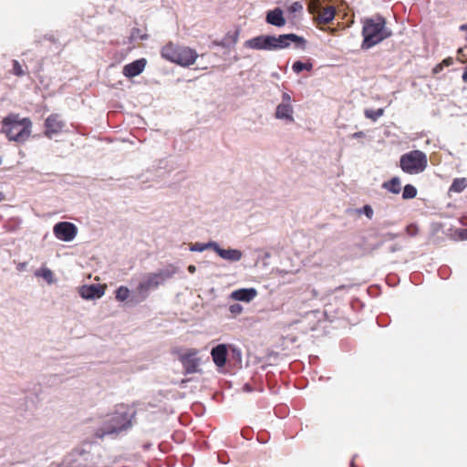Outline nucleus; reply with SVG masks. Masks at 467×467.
I'll return each instance as SVG.
<instances>
[{
  "label": "nucleus",
  "instance_id": "1",
  "mask_svg": "<svg viewBox=\"0 0 467 467\" xmlns=\"http://www.w3.org/2000/svg\"><path fill=\"white\" fill-rule=\"evenodd\" d=\"M392 31L387 26V21L381 15L367 17L363 21L360 45L362 50H368L392 36Z\"/></svg>",
  "mask_w": 467,
  "mask_h": 467
},
{
  "label": "nucleus",
  "instance_id": "2",
  "mask_svg": "<svg viewBox=\"0 0 467 467\" xmlns=\"http://www.w3.org/2000/svg\"><path fill=\"white\" fill-rule=\"evenodd\" d=\"M134 416V410L125 405H118L114 412L108 415L101 426L96 430V437L101 439L107 435H116L127 431L131 427Z\"/></svg>",
  "mask_w": 467,
  "mask_h": 467
},
{
  "label": "nucleus",
  "instance_id": "3",
  "mask_svg": "<svg viewBox=\"0 0 467 467\" xmlns=\"http://www.w3.org/2000/svg\"><path fill=\"white\" fill-rule=\"evenodd\" d=\"M178 272V268L173 265L158 270L154 273L145 274L136 287L135 293L139 297V302L144 301L151 290L157 289L166 280L171 278Z\"/></svg>",
  "mask_w": 467,
  "mask_h": 467
},
{
  "label": "nucleus",
  "instance_id": "4",
  "mask_svg": "<svg viewBox=\"0 0 467 467\" xmlns=\"http://www.w3.org/2000/svg\"><path fill=\"white\" fill-rule=\"evenodd\" d=\"M32 121L28 118H20L17 114H9L2 121V132L9 140L25 142L31 134Z\"/></svg>",
  "mask_w": 467,
  "mask_h": 467
},
{
  "label": "nucleus",
  "instance_id": "5",
  "mask_svg": "<svg viewBox=\"0 0 467 467\" xmlns=\"http://www.w3.org/2000/svg\"><path fill=\"white\" fill-rule=\"evenodd\" d=\"M400 166L405 173L419 174L428 166L427 155L420 150H410L400 156Z\"/></svg>",
  "mask_w": 467,
  "mask_h": 467
},
{
  "label": "nucleus",
  "instance_id": "6",
  "mask_svg": "<svg viewBox=\"0 0 467 467\" xmlns=\"http://www.w3.org/2000/svg\"><path fill=\"white\" fill-rule=\"evenodd\" d=\"M161 56L165 59L182 66L193 64L197 57L192 49L186 47L175 46L171 43L162 47Z\"/></svg>",
  "mask_w": 467,
  "mask_h": 467
},
{
  "label": "nucleus",
  "instance_id": "7",
  "mask_svg": "<svg viewBox=\"0 0 467 467\" xmlns=\"http://www.w3.org/2000/svg\"><path fill=\"white\" fill-rule=\"evenodd\" d=\"M171 352L180 360L185 373H194L198 370L201 364V358L197 356L198 351L196 349L175 347Z\"/></svg>",
  "mask_w": 467,
  "mask_h": 467
},
{
  "label": "nucleus",
  "instance_id": "8",
  "mask_svg": "<svg viewBox=\"0 0 467 467\" xmlns=\"http://www.w3.org/2000/svg\"><path fill=\"white\" fill-rule=\"evenodd\" d=\"M295 44V47L305 50L306 47V40L305 37L295 33H288L274 36V50L287 48L291 44Z\"/></svg>",
  "mask_w": 467,
  "mask_h": 467
},
{
  "label": "nucleus",
  "instance_id": "9",
  "mask_svg": "<svg viewBox=\"0 0 467 467\" xmlns=\"http://www.w3.org/2000/svg\"><path fill=\"white\" fill-rule=\"evenodd\" d=\"M54 235L60 241L71 242L78 234L77 226L69 222H59L53 227Z\"/></svg>",
  "mask_w": 467,
  "mask_h": 467
},
{
  "label": "nucleus",
  "instance_id": "10",
  "mask_svg": "<svg viewBox=\"0 0 467 467\" xmlns=\"http://www.w3.org/2000/svg\"><path fill=\"white\" fill-rule=\"evenodd\" d=\"M206 250L214 251L222 259L234 263L241 260L243 253L238 249H223L214 241L206 242Z\"/></svg>",
  "mask_w": 467,
  "mask_h": 467
},
{
  "label": "nucleus",
  "instance_id": "11",
  "mask_svg": "<svg viewBox=\"0 0 467 467\" xmlns=\"http://www.w3.org/2000/svg\"><path fill=\"white\" fill-rule=\"evenodd\" d=\"M244 46L254 50H274V36L260 35L246 40Z\"/></svg>",
  "mask_w": 467,
  "mask_h": 467
},
{
  "label": "nucleus",
  "instance_id": "12",
  "mask_svg": "<svg viewBox=\"0 0 467 467\" xmlns=\"http://www.w3.org/2000/svg\"><path fill=\"white\" fill-rule=\"evenodd\" d=\"M65 126L66 123L62 120L60 115L53 113L45 120V136L52 139L55 135L59 134Z\"/></svg>",
  "mask_w": 467,
  "mask_h": 467
},
{
  "label": "nucleus",
  "instance_id": "13",
  "mask_svg": "<svg viewBox=\"0 0 467 467\" xmlns=\"http://www.w3.org/2000/svg\"><path fill=\"white\" fill-rule=\"evenodd\" d=\"M79 295L84 299L100 298L105 294V286L99 284L84 285L79 288Z\"/></svg>",
  "mask_w": 467,
  "mask_h": 467
},
{
  "label": "nucleus",
  "instance_id": "14",
  "mask_svg": "<svg viewBox=\"0 0 467 467\" xmlns=\"http://www.w3.org/2000/svg\"><path fill=\"white\" fill-rule=\"evenodd\" d=\"M228 347L226 344H219L211 350V356L217 368H223L228 358Z\"/></svg>",
  "mask_w": 467,
  "mask_h": 467
},
{
  "label": "nucleus",
  "instance_id": "15",
  "mask_svg": "<svg viewBox=\"0 0 467 467\" xmlns=\"http://www.w3.org/2000/svg\"><path fill=\"white\" fill-rule=\"evenodd\" d=\"M147 60L145 58L137 59L124 66L122 73L127 78L139 76L145 68Z\"/></svg>",
  "mask_w": 467,
  "mask_h": 467
},
{
  "label": "nucleus",
  "instance_id": "16",
  "mask_svg": "<svg viewBox=\"0 0 467 467\" xmlns=\"http://www.w3.org/2000/svg\"><path fill=\"white\" fill-rule=\"evenodd\" d=\"M275 118L281 119L286 123H293L294 119V108L292 104L280 103L277 105L275 112Z\"/></svg>",
  "mask_w": 467,
  "mask_h": 467
},
{
  "label": "nucleus",
  "instance_id": "17",
  "mask_svg": "<svg viewBox=\"0 0 467 467\" xmlns=\"http://www.w3.org/2000/svg\"><path fill=\"white\" fill-rule=\"evenodd\" d=\"M265 21L267 24L276 27H282L286 23L283 10L280 7H275L272 10H269L266 13Z\"/></svg>",
  "mask_w": 467,
  "mask_h": 467
},
{
  "label": "nucleus",
  "instance_id": "18",
  "mask_svg": "<svg viewBox=\"0 0 467 467\" xmlns=\"http://www.w3.org/2000/svg\"><path fill=\"white\" fill-rule=\"evenodd\" d=\"M257 296V290L254 287L240 288L231 293V298L236 301L250 302Z\"/></svg>",
  "mask_w": 467,
  "mask_h": 467
},
{
  "label": "nucleus",
  "instance_id": "19",
  "mask_svg": "<svg viewBox=\"0 0 467 467\" xmlns=\"http://www.w3.org/2000/svg\"><path fill=\"white\" fill-rule=\"evenodd\" d=\"M240 32L241 29L239 27H236L234 30H230L220 42H214V44L225 48H230L237 43Z\"/></svg>",
  "mask_w": 467,
  "mask_h": 467
},
{
  "label": "nucleus",
  "instance_id": "20",
  "mask_svg": "<svg viewBox=\"0 0 467 467\" xmlns=\"http://www.w3.org/2000/svg\"><path fill=\"white\" fill-rule=\"evenodd\" d=\"M381 187L388 192L399 194L401 191V182L399 177H393L389 181L384 182Z\"/></svg>",
  "mask_w": 467,
  "mask_h": 467
},
{
  "label": "nucleus",
  "instance_id": "21",
  "mask_svg": "<svg viewBox=\"0 0 467 467\" xmlns=\"http://www.w3.org/2000/svg\"><path fill=\"white\" fill-rule=\"evenodd\" d=\"M336 14V9L334 6H327V8L323 9L319 12V16L317 17V20L321 24H329L334 20Z\"/></svg>",
  "mask_w": 467,
  "mask_h": 467
},
{
  "label": "nucleus",
  "instance_id": "22",
  "mask_svg": "<svg viewBox=\"0 0 467 467\" xmlns=\"http://www.w3.org/2000/svg\"><path fill=\"white\" fill-rule=\"evenodd\" d=\"M230 358L229 362L233 364L235 368L242 367V351L239 348L235 346H230Z\"/></svg>",
  "mask_w": 467,
  "mask_h": 467
},
{
  "label": "nucleus",
  "instance_id": "23",
  "mask_svg": "<svg viewBox=\"0 0 467 467\" xmlns=\"http://www.w3.org/2000/svg\"><path fill=\"white\" fill-rule=\"evenodd\" d=\"M292 69L296 74H299L304 70L311 71L313 69V63L308 59L306 62L296 60L292 65Z\"/></svg>",
  "mask_w": 467,
  "mask_h": 467
},
{
  "label": "nucleus",
  "instance_id": "24",
  "mask_svg": "<svg viewBox=\"0 0 467 467\" xmlns=\"http://www.w3.org/2000/svg\"><path fill=\"white\" fill-rule=\"evenodd\" d=\"M466 187H467V179L466 178H456L452 181V183L449 188V192L460 193Z\"/></svg>",
  "mask_w": 467,
  "mask_h": 467
},
{
  "label": "nucleus",
  "instance_id": "25",
  "mask_svg": "<svg viewBox=\"0 0 467 467\" xmlns=\"http://www.w3.org/2000/svg\"><path fill=\"white\" fill-rule=\"evenodd\" d=\"M35 275L42 277L47 284H53L55 282L53 272L47 267H42L36 270Z\"/></svg>",
  "mask_w": 467,
  "mask_h": 467
},
{
  "label": "nucleus",
  "instance_id": "26",
  "mask_svg": "<svg viewBox=\"0 0 467 467\" xmlns=\"http://www.w3.org/2000/svg\"><path fill=\"white\" fill-rule=\"evenodd\" d=\"M417 195V189L412 184H406L403 188L402 198L404 200H410L415 198Z\"/></svg>",
  "mask_w": 467,
  "mask_h": 467
},
{
  "label": "nucleus",
  "instance_id": "27",
  "mask_svg": "<svg viewBox=\"0 0 467 467\" xmlns=\"http://www.w3.org/2000/svg\"><path fill=\"white\" fill-rule=\"evenodd\" d=\"M21 223L22 221L18 218H11L5 223L4 228L7 232H16L20 227Z\"/></svg>",
  "mask_w": 467,
  "mask_h": 467
},
{
  "label": "nucleus",
  "instance_id": "28",
  "mask_svg": "<svg viewBox=\"0 0 467 467\" xmlns=\"http://www.w3.org/2000/svg\"><path fill=\"white\" fill-rule=\"evenodd\" d=\"M307 10L312 15L319 14L322 11V5L320 0H308Z\"/></svg>",
  "mask_w": 467,
  "mask_h": 467
},
{
  "label": "nucleus",
  "instance_id": "29",
  "mask_svg": "<svg viewBox=\"0 0 467 467\" xmlns=\"http://www.w3.org/2000/svg\"><path fill=\"white\" fill-rule=\"evenodd\" d=\"M130 296V289L127 286L121 285L116 290V299L119 302H124Z\"/></svg>",
  "mask_w": 467,
  "mask_h": 467
},
{
  "label": "nucleus",
  "instance_id": "30",
  "mask_svg": "<svg viewBox=\"0 0 467 467\" xmlns=\"http://www.w3.org/2000/svg\"><path fill=\"white\" fill-rule=\"evenodd\" d=\"M384 113L383 109H366L365 110V116L368 119H370L372 120H377L379 117H381Z\"/></svg>",
  "mask_w": 467,
  "mask_h": 467
},
{
  "label": "nucleus",
  "instance_id": "31",
  "mask_svg": "<svg viewBox=\"0 0 467 467\" xmlns=\"http://www.w3.org/2000/svg\"><path fill=\"white\" fill-rule=\"evenodd\" d=\"M358 213L365 214L368 219H371L373 217V209L369 204H365L360 209L358 210Z\"/></svg>",
  "mask_w": 467,
  "mask_h": 467
},
{
  "label": "nucleus",
  "instance_id": "32",
  "mask_svg": "<svg viewBox=\"0 0 467 467\" xmlns=\"http://www.w3.org/2000/svg\"><path fill=\"white\" fill-rule=\"evenodd\" d=\"M12 73L16 76L22 77L25 75L24 70L22 69L21 65L17 60H13V69Z\"/></svg>",
  "mask_w": 467,
  "mask_h": 467
},
{
  "label": "nucleus",
  "instance_id": "33",
  "mask_svg": "<svg viewBox=\"0 0 467 467\" xmlns=\"http://www.w3.org/2000/svg\"><path fill=\"white\" fill-rule=\"evenodd\" d=\"M229 311L232 315L237 316L243 312V306L239 303H234L229 306Z\"/></svg>",
  "mask_w": 467,
  "mask_h": 467
},
{
  "label": "nucleus",
  "instance_id": "34",
  "mask_svg": "<svg viewBox=\"0 0 467 467\" xmlns=\"http://www.w3.org/2000/svg\"><path fill=\"white\" fill-rule=\"evenodd\" d=\"M406 233L410 236H416L419 233V228L415 223L409 224L406 228Z\"/></svg>",
  "mask_w": 467,
  "mask_h": 467
},
{
  "label": "nucleus",
  "instance_id": "35",
  "mask_svg": "<svg viewBox=\"0 0 467 467\" xmlns=\"http://www.w3.org/2000/svg\"><path fill=\"white\" fill-rule=\"evenodd\" d=\"M226 458L227 457L225 455H222L217 452H213L210 455L209 460L210 461H218L222 463H226L227 462Z\"/></svg>",
  "mask_w": 467,
  "mask_h": 467
},
{
  "label": "nucleus",
  "instance_id": "36",
  "mask_svg": "<svg viewBox=\"0 0 467 467\" xmlns=\"http://www.w3.org/2000/svg\"><path fill=\"white\" fill-rule=\"evenodd\" d=\"M287 10L289 13L302 12L303 5L300 2H294Z\"/></svg>",
  "mask_w": 467,
  "mask_h": 467
},
{
  "label": "nucleus",
  "instance_id": "37",
  "mask_svg": "<svg viewBox=\"0 0 467 467\" xmlns=\"http://www.w3.org/2000/svg\"><path fill=\"white\" fill-rule=\"evenodd\" d=\"M241 434L244 439L250 440L252 438L253 431L250 428H244L242 430Z\"/></svg>",
  "mask_w": 467,
  "mask_h": 467
},
{
  "label": "nucleus",
  "instance_id": "38",
  "mask_svg": "<svg viewBox=\"0 0 467 467\" xmlns=\"http://www.w3.org/2000/svg\"><path fill=\"white\" fill-rule=\"evenodd\" d=\"M192 251H199V252H202L204 251V243H197L195 244L192 248H191Z\"/></svg>",
  "mask_w": 467,
  "mask_h": 467
},
{
  "label": "nucleus",
  "instance_id": "39",
  "mask_svg": "<svg viewBox=\"0 0 467 467\" xmlns=\"http://www.w3.org/2000/svg\"><path fill=\"white\" fill-rule=\"evenodd\" d=\"M351 287H352V285H341L335 287L332 292L337 293V292H339V291H342L345 289H349Z\"/></svg>",
  "mask_w": 467,
  "mask_h": 467
},
{
  "label": "nucleus",
  "instance_id": "40",
  "mask_svg": "<svg viewBox=\"0 0 467 467\" xmlns=\"http://www.w3.org/2000/svg\"><path fill=\"white\" fill-rule=\"evenodd\" d=\"M281 103L291 104V96L287 92H284L282 94V102Z\"/></svg>",
  "mask_w": 467,
  "mask_h": 467
},
{
  "label": "nucleus",
  "instance_id": "41",
  "mask_svg": "<svg viewBox=\"0 0 467 467\" xmlns=\"http://www.w3.org/2000/svg\"><path fill=\"white\" fill-rule=\"evenodd\" d=\"M382 236L384 238H386L387 240H394L397 237H399L400 234H394V233H387V234H382Z\"/></svg>",
  "mask_w": 467,
  "mask_h": 467
},
{
  "label": "nucleus",
  "instance_id": "42",
  "mask_svg": "<svg viewBox=\"0 0 467 467\" xmlns=\"http://www.w3.org/2000/svg\"><path fill=\"white\" fill-rule=\"evenodd\" d=\"M27 266V263L26 262H22V263H18L16 265V270L18 272H23Z\"/></svg>",
  "mask_w": 467,
  "mask_h": 467
},
{
  "label": "nucleus",
  "instance_id": "43",
  "mask_svg": "<svg viewBox=\"0 0 467 467\" xmlns=\"http://www.w3.org/2000/svg\"><path fill=\"white\" fill-rule=\"evenodd\" d=\"M365 137V133L363 131H357L351 134L352 139H361Z\"/></svg>",
  "mask_w": 467,
  "mask_h": 467
},
{
  "label": "nucleus",
  "instance_id": "44",
  "mask_svg": "<svg viewBox=\"0 0 467 467\" xmlns=\"http://www.w3.org/2000/svg\"><path fill=\"white\" fill-rule=\"evenodd\" d=\"M459 236L462 240H467V229H461L459 231Z\"/></svg>",
  "mask_w": 467,
  "mask_h": 467
},
{
  "label": "nucleus",
  "instance_id": "45",
  "mask_svg": "<svg viewBox=\"0 0 467 467\" xmlns=\"http://www.w3.org/2000/svg\"><path fill=\"white\" fill-rule=\"evenodd\" d=\"M243 389L244 391L245 392H252L254 390L253 387L249 384V383H245L244 386H243Z\"/></svg>",
  "mask_w": 467,
  "mask_h": 467
},
{
  "label": "nucleus",
  "instance_id": "46",
  "mask_svg": "<svg viewBox=\"0 0 467 467\" xmlns=\"http://www.w3.org/2000/svg\"><path fill=\"white\" fill-rule=\"evenodd\" d=\"M400 249V247L398 244H393L389 247V252L395 253V252L399 251Z\"/></svg>",
  "mask_w": 467,
  "mask_h": 467
},
{
  "label": "nucleus",
  "instance_id": "47",
  "mask_svg": "<svg viewBox=\"0 0 467 467\" xmlns=\"http://www.w3.org/2000/svg\"><path fill=\"white\" fill-rule=\"evenodd\" d=\"M462 78V80L467 83V69L466 68L464 69Z\"/></svg>",
  "mask_w": 467,
  "mask_h": 467
},
{
  "label": "nucleus",
  "instance_id": "48",
  "mask_svg": "<svg viewBox=\"0 0 467 467\" xmlns=\"http://www.w3.org/2000/svg\"><path fill=\"white\" fill-rule=\"evenodd\" d=\"M188 271H189L190 273H192H192H194V272H195V266H194V265H190V266L188 267Z\"/></svg>",
  "mask_w": 467,
  "mask_h": 467
},
{
  "label": "nucleus",
  "instance_id": "49",
  "mask_svg": "<svg viewBox=\"0 0 467 467\" xmlns=\"http://www.w3.org/2000/svg\"><path fill=\"white\" fill-rule=\"evenodd\" d=\"M355 457H356V455L353 457V459L350 462V467H356L355 462H354Z\"/></svg>",
  "mask_w": 467,
  "mask_h": 467
},
{
  "label": "nucleus",
  "instance_id": "50",
  "mask_svg": "<svg viewBox=\"0 0 467 467\" xmlns=\"http://www.w3.org/2000/svg\"><path fill=\"white\" fill-rule=\"evenodd\" d=\"M3 200H5V194L0 192V202H2Z\"/></svg>",
  "mask_w": 467,
  "mask_h": 467
},
{
  "label": "nucleus",
  "instance_id": "51",
  "mask_svg": "<svg viewBox=\"0 0 467 467\" xmlns=\"http://www.w3.org/2000/svg\"><path fill=\"white\" fill-rule=\"evenodd\" d=\"M381 244H382V243H380V244H377L376 248L379 247V246L381 245Z\"/></svg>",
  "mask_w": 467,
  "mask_h": 467
},
{
  "label": "nucleus",
  "instance_id": "52",
  "mask_svg": "<svg viewBox=\"0 0 467 467\" xmlns=\"http://www.w3.org/2000/svg\"><path fill=\"white\" fill-rule=\"evenodd\" d=\"M466 69H467V67H466Z\"/></svg>",
  "mask_w": 467,
  "mask_h": 467
}]
</instances>
